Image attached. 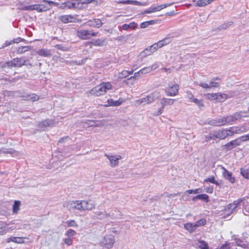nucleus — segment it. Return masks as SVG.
<instances>
[{
    "label": "nucleus",
    "instance_id": "nucleus-50",
    "mask_svg": "<svg viewBox=\"0 0 249 249\" xmlns=\"http://www.w3.org/2000/svg\"><path fill=\"white\" fill-rule=\"evenodd\" d=\"M211 140H214L213 132L210 133L208 135L205 136V141L208 142Z\"/></svg>",
    "mask_w": 249,
    "mask_h": 249
},
{
    "label": "nucleus",
    "instance_id": "nucleus-38",
    "mask_svg": "<svg viewBox=\"0 0 249 249\" xmlns=\"http://www.w3.org/2000/svg\"><path fill=\"white\" fill-rule=\"evenodd\" d=\"M51 124V121L47 119L45 120L40 122L39 124V125L40 127H46L49 126Z\"/></svg>",
    "mask_w": 249,
    "mask_h": 249
},
{
    "label": "nucleus",
    "instance_id": "nucleus-12",
    "mask_svg": "<svg viewBox=\"0 0 249 249\" xmlns=\"http://www.w3.org/2000/svg\"><path fill=\"white\" fill-rule=\"evenodd\" d=\"M239 141V138L235 139V140L227 143L224 145V146L227 150H231L234 147L240 145V142Z\"/></svg>",
    "mask_w": 249,
    "mask_h": 249
},
{
    "label": "nucleus",
    "instance_id": "nucleus-33",
    "mask_svg": "<svg viewBox=\"0 0 249 249\" xmlns=\"http://www.w3.org/2000/svg\"><path fill=\"white\" fill-rule=\"evenodd\" d=\"M205 182H210L214 184H215L217 186H219L220 183L215 180V177L214 176H212L210 178H208L204 180Z\"/></svg>",
    "mask_w": 249,
    "mask_h": 249
},
{
    "label": "nucleus",
    "instance_id": "nucleus-64",
    "mask_svg": "<svg viewBox=\"0 0 249 249\" xmlns=\"http://www.w3.org/2000/svg\"><path fill=\"white\" fill-rule=\"evenodd\" d=\"M128 25L129 26V28H131L132 29H135L137 27V24L134 22H132L130 23Z\"/></svg>",
    "mask_w": 249,
    "mask_h": 249
},
{
    "label": "nucleus",
    "instance_id": "nucleus-45",
    "mask_svg": "<svg viewBox=\"0 0 249 249\" xmlns=\"http://www.w3.org/2000/svg\"><path fill=\"white\" fill-rule=\"evenodd\" d=\"M241 202L243 203V204H244L243 198H240L235 201H234L232 203V205H234L233 209H235L236 208H237Z\"/></svg>",
    "mask_w": 249,
    "mask_h": 249
},
{
    "label": "nucleus",
    "instance_id": "nucleus-39",
    "mask_svg": "<svg viewBox=\"0 0 249 249\" xmlns=\"http://www.w3.org/2000/svg\"><path fill=\"white\" fill-rule=\"evenodd\" d=\"M234 130L235 134H240L246 131V128L244 127L235 126L234 127Z\"/></svg>",
    "mask_w": 249,
    "mask_h": 249
},
{
    "label": "nucleus",
    "instance_id": "nucleus-19",
    "mask_svg": "<svg viewBox=\"0 0 249 249\" xmlns=\"http://www.w3.org/2000/svg\"><path fill=\"white\" fill-rule=\"evenodd\" d=\"M214 0H198L196 4L197 7H204L211 3Z\"/></svg>",
    "mask_w": 249,
    "mask_h": 249
},
{
    "label": "nucleus",
    "instance_id": "nucleus-16",
    "mask_svg": "<svg viewBox=\"0 0 249 249\" xmlns=\"http://www.w3.org/2000/svg\"><path fill=\"white\" fill-rule=\"evenodd\" d=\"M87 23L88 26L91 27L98 28L100 27L103 23L100 19H93L92 20H89Z\"/></svg>",
    "mask_w": 249,
    "mask_h": 249
},
{
    "label": "nucleus",
    "instance_id": "nucleus-1",
    "mask_svg": "<svg viewBox=\"0 0 249 249\" xmlns=\"http://www.w3.org/2000/svg\"><path fill=\"white\" fill-rule=\"evenodd\" d=\"M112 86L109 82H103L91 89L89 93L91 95L100 96L105 94L107 90H111Z\"/></svg>",
    "mask_w": 249,
    "mask_h": 249
},
{
    "label": "nucleus",
    "instance_id": "nucleus-40",
    "mask_svg": "<svg viewBox=\"0 0 249 249\" xmlns=\"http://www.w3.org/2000/svg\"><path fill=\"white\" fill-rule=\"evenodd\" d=\"M198 247L201 249H209L208 244L204 241H198Z\"/></svg>",
    "mask_w": 249,
    "mask_h": 249
},
{
    "label": "nucleus",
    "instance_id": "nucleus-26",
    "mask_svg": "<svg viewBox=\"0 0 249 249\" xmlns=\"http://www.w3.org/2000/svg\"><path fill=\"white\" fill-rule=\"evenodd\" d=\"M171 42L169 37H165L164 39L159 41L158 42L160 48L169 44Z\"/></svg>",
    "mask_w": 249,
    "mask_h": 249
},
{
    "label": "nucleus",
    "instance_id": "nucleus-29",
    "mask_svg": "<svg viewBox=\"0 0 249 249\" xmlns=\"http://www.w3.org/2000/svg\"><path fill=\"white\" fill-rule=\"evenodd\" d=\"M30 49L29 46H20L17 49V53L18 54H22L28 51Z\"/></svg>",
    "mask_w": 249,
    "mask_h": 249
},
{
    "label": "nucleus",
    "instance_id": "nucleus-24",
    "mask_svg": "<svg viewBox=\"0 0 249 249\" xmlns=\"http://www.w3.org/2000/svg\"><path fill=\"white\" fill-rule=\"evenodd\" d=\"M21 205V202L19 200H15L13 205V213L17 214L20 209V206Z\"/></svg>",
    "mask_w": 249,
    "mask_h": 249
},
{
    "label": "nucleus",
    "instance_id": "nucleus-35",
    "mask_svg": "<svg viewBox=\"0 0 249 249\" xmlns=\"http://www.w3.org/2000/svg\"><path fill=\"white\" fill-rule=\"evenodd\" d=\"M36 4H33L29 6H26L22 7L21 9L22 10H27V11H33L36 10L37 12L38 9H37V7Z\"/></svg>",
    "mask_w": 249,
    "mask_h": 249
},
{
    "label": "nucleus",
    "instance_id": "nucleus-9",
    "mask_svg": "<svg viewBox=\"0 0 249 249\" xmlns=\"http://www.w3.org/2000/svg\"><path fill=\"white\" fill-rule=\"evenodd\" d=\"M101 243L102 246L107 249H110L114 243V236L112 235H107L105 236Z\"/></svg>",
    "mask_w": 249,
    "mask_h": 249
},
{
    "label": "nucleus",
    "instance_id": "nucleus-25",
    "mask_svg": "<svg viewBox=\"0 0 249 249\" xmlns=\"http://www.w3.org/2000/svg\"><path fill=\"white\" fill-rule=\"evenodd\" d=\"M7 224L5 222L0 221V235L6 233Z\"/></svg>",
    "mask_w": 249,
    "mask_h": 249
},
{
    "label": "nucleus",
    "instance_id": "nucleus-14",
    "mask_svg": "<svg viewBox=\"0 0 249 249\" xmlns=\"http://www.w3.org/2000/svg\"><path fill=\"white\" fill-rule=\"evenodd\" d=\"M106 156L109 160L110 165L112 167H115L117 166L118 164V160L122 158L121 156L120 155L109 156L106 155Z\"/></svg>",
    "mask_w": 249,
    "mask_h": 249
},
{
    "label": "nucleus",
    "instance_id": "nucleus-6",
    "mask_svg": "<svg viewBox=\"0 0 249 249\" xmlns=\"http://www.w3.org/2000/svg\"><path fill=\"white\" fill-rule=\"evenodd\" d=\"M179 85L177 84H169L165 89V92L169 96H175L178 94Z\"/></svg>",
    "mask_w": 249,
    "mask_h": 249
},
{
    "label": "nucleus",
    "instance_id": "nucleus-36",
    "mask_svg": "<svg viewBox=\"0 0 249 249\" xmlns=\"http://www.w3.org/2000/svg\"><path fill=\"white\" fill-rule=\"evenodd\" d=\"M243 208L245 211L249 213V200L248 197H243Z\"/></svg>",
    "mask_w": 249,
    "mask_h": 249
},
{
    "label": "nucleus",
    "instance_id": "nucleus-43",
    "mask_svg": "<svg viewBox=\"0 0 249 249\" xmlns=\"http://www.w3.org/2000/svg\"><path fill=\"white\" fill-rule=\"evenodd\" d=\"M76 234V232L72 229H69L65 233V235L68 237L71 238Z\"/></svg>",
    "mask_w": 249,
    "mask_h": 249
},
{
    "label": "nucleus",
    "instance_id": "nucleus-27",
    "mask_svg": "<svg viewBox=\"0 0 249 249\" xmlns=\"http://www.w3.org/2000/svg\"><path fill=\"white\" fill-rule=\"evenodd\" d=\"M134 70H132L131 71H123L121 72L119 74V77L120 78H124L128 77L129 75L132 74L133 73Z\"/></svg>",
    "mask_w": 249,
    "mask_h": 249
},
{
    "label": "nucleus",
    "instance_id": "nucleus-63",
    "mask_svg": "<svg viewBox=\"0 0 249 249\" xmlns=\"http://www.w3.org/2000/svg\"><path fill=\"white\" fill-rule=\"evenodd\" d=\"M205 191L207 193L212 194L213 191V186H209L205 189Z\"/></svg>",
    "mask_w": 249,
    "mask_h": 249
},
{
    "label": "nucleus",
    "instance_id": "nucleus-32",
    "mask_svg": "<svg viewBox=\"0 0 249 249\" xmlns=\"http://www.w3.org/2000/svg\"><path fill=\"white\" fill-rule=\"evenodd\" d=\"M205 96L207 97V99L211 101H213L215 102L217 101V96L216 93H207L205 94Z\"/></svg>",
    "mask_w": 249,
    "mask_h": 249
},
{
    "label": "nucleus",
    "instance_id": "nucleus-62",
    "mask_svg": "<svg viewBox=\"0 0 249 249\" xmlns=\"http://www.w3.org/2000/svg\"><path fill=\"white\" fill-rule=\"evenodd\" d=\"M24 41V39L21 38V37H18L17 38H15L14 39V40L13 41H12V43H19L20 42H22Z\"/></svg>",
    "mask_w": 249,
    "mask_h": 249
},
{
    "label": "nucleus",
    "instance_id": "nucleus-34",
    "mask_svg": "<svg viewBox=\"0 0 249 249\" xmlns=\"http://www.w3.org/2000/svg\"><path fill=\"white\" fill-rule=\"evenodd\" d=\"M217 122L218 124V125H224L229 124L227 116H224L218 119Z\"/></svg>",
    "mask_w": 249,
    "mask_h": 249
},
{
    "label": "nucleus",
    "instance_id": "nucleus-20",
    "mask_svg": "<svg viewBox=\"0 0 249 249\" xmlns=\"http://www.w3.org/2000/svg\"><path fill=\"white\" fill-rule=\"evenodd\" d=\"M184 228L190 233L193 232L196 229L195 224L191 223H185L184 224Z\"/></svg>",
    "mask_w": 249,
    "mask_h": 249
},
{
    "label": "nucleus",
    "instance_id": "nucleus-8",
    "mask_svg": "<svg viewBox=\"0 0 249 249\" xmlns=\"http://www.w3.org/2000/svg\"><path fill=\"white\" fill-rule=\"evenodd\" d=\"M155 100V96L153 93L146 96L144 98H142L135 101V104L139 106L141 104L146 105L152 103Z\"/></svg>",
    "mask_w": 249,
    "mask_h": 249
},
{
    "label": "nucleus",
    "instance_id": "nucleus-41",
    "mask_svg": "<svg viewBox=\"0 0 249 249\" xmlns=\"http://www.w3.org/2000/svg\"><path fill=\"white\" fill-rule=\"evenodd\" d=\"M66 223L67 225V226L69 227H77L78 225L76 222L74 220H70L66 221Z\"/></svg>",
    "mask_w": 249,
    "mask_h": 249
},
{
    "label": "nucleus",
    "instance_id": "nucleus-17",
    "mask_svg": "<svg viewBox=\"0 0 249 249\" xmlns=\"http://www.w3.org/2000/svg\"><path fill=\"white\" fill-rule=\"evenodd\" d=\"M223 176L230 182L233 183L235 182V178L233 177L232 176L231 173L228 171L225 168H224Z\"/></svg>",
    "mask_w": 249,
    "mask_h": 249
},
{
    "label": "nucleus",
    "instance_id": "nucleus-56",
    "mask_svg": "<svg viewBox=\"0 0 249 249\" xmlns=\"http://www.w3.org/2000/svg\"><path fill=\"white\" fill-rule=\"evenodd\" d=\"M239 140H241L242 142H245L247 141H249V134H246L243 136H241L239 138Z\"/></svg>",
    "mask_w": 249,
    "mask_h": 249
},
{
    "label": "nucleus",
    "instance_id": "nucleus-42",
    "mask_svg": "<svg viewBox=\"0 0 249 249\" xmlns=\"http://www.w3.org/2000/svg\"><path fill=\"white\" fill-rule=\"evenodd\" d=\"M241 175L246 178L249 179V170L241 169Z\"/></svg>",
    "mask_w": 249,
    "mask_h": 249
},
{
    "label": "nucleus",
    "instance_id": "nucleus-21",
    "mask_svg": "<svg viewBox=\"0 0 249 249\" xmlns=\"http://www.w3.org/2000/svg\"><path fill=\"white\" fill-rule=\"evenodd\" d=\"M196 199H201L204 200L206 202H208L209 201V196L205 194H200L198 195L193 198V200L195 201Z\"/></svg>",
    "mask_w": 249,
    "mask_h": 249
},
{
    "label": "nucleus",
    "instance_id": "nucleus-31",
    "mask_svg": "<svg viewBox=\"0 0 249 249\" xmlns=\"http://www.w3.org/2000/svg\"><path fill=\"white\" fill-rule=\"evenodd\" d=\"M74 2V9H82L84 5L80 0H73Z\"/></svg>",
    "mask_w": 249,
    "mask_h": 249
},
{
    "label": "nucleus",
    "instance_id": "nucleus-52",
    "mask_svg": "<svg viewBox=\"0 0 249 249\" xmlns=\"http://www.w3.org/2000/svg\"><path fill=\"white\" fill-rule=\"evenodd\" d=\"M107 104L103 105L104 107H111L114 106V100L113 99H109L107 101Z\"/></svg>",
    "mask_w": 249,
    "mask_h": 249
},
{
    "label": "nucleus",
    "instance_id": "nucleus-47",
    "mask_svg": "<svg viewBox=\"0 0 249 249\" xmlns=\"http://www.w3.org/2000/svg\"><path fill=\"white\" fill-rule=\"evenodd\" d=\"M160 48L158 42L155 43L151 46H149V49L152 50V52H156L158 49Z\"/></svg>",
    "mask_w": 249,
    "mask_h": 249
},
{
    "label": "nucleus",
    "instance_id": "nucleus-18",
    "mask_svg": "<svg viewBox=\"0 0 249 249\" xmlns=\"http://www.w3.org/2000/svg\"><path fill=\"white\" fill-rule=\"evenodd\" d=\"M106 39L102 38H97L93 40L91 43L94 46H103L106 45Z\"/></svg>",
    "mask_w": 249,
    "mask_h": 249
},
{
    "label": "nucleus",
    "instance_id": "nucleus-60",
    "mask_svg": "<svg viewBox=\"0 0 249 249\" xmlns=\"http://www.w3.org/2000/svg\"><path fill=\"white\" fill-rule=\"evenodd\" d=\"M219 249H231L230 244L228 243H225L221 246Z\"/></svg>",
    "mask_w": 249,
    "mask_h": 249
},
{
    "label": "nucleus",
    "instance_id": "nucleus-54",
    "mask_svg": "<svg viewBox=\"0 0 249 249\" xmlns=\"http://www.w3.org/2000/svg\"><path fill=\"white\" fill-rule=\"evenodd\" d=\"M64 242L67 246H71L72 244V240L70 237L64 239Z\"/></svg>",
    "mask_w": 249,
    "mask_h": 249
},
{
    "label": "nucleus",
    "instance_id": "nucleus-46",
    "mask_svg": "<svg viewBox=\"0 0 249 249\" xmlns=\"http://www.w3.org/2000/svg\"><path fill=\"white\" fill-rule=\"evenodd\" d=\"M149 47L144 50L142 53L143 54V56H146L149 55L153 53L154 52H152V50L149 49Z\"/></svg>",
    "mask_w": 249,
    "mask_h": 249
},
{
    "label": "nucleus",
    "instance_id": "nucleus-7",
    "mask_svg": "<svg viewBox=\"0 0 249 249\" xmlns=\"http://www.w3.org/2000/svg\"><path fill=\"white\" fill-rule=\"evenodd\" d=\"M175 101V99L170 98H163L160 100V104L162 107L160 108L158 111L155 113L156 115H159L161 114L164 110V107L166 106H170L173 105Z\"/></svg>",
    "mask_w": 249,
    "mask_h": 249
},
{
    "label": "nucleus",
    "instance_id": "nucleus-58",
    "mask_svg": "<svg viewBox=\"0 0 249 249\" xmlns=\"http://www.w3.org/2000/svg\"><path fill=\"white\" fill-rule=\"evenodd\" d=\"M144 70H145V69L143 68V69H142L140 70L139 71L135 72L134 73V76H131L130 77V79H132V78H136L138 75V74H140V73H142V74L144 73Z\"/></svg>",
    "mask_w": 249,
    "mask_h": 249
},
{
    "label": "nucleus",
    "instance_id": "nucleus-2",
    "mask_svg": "<svg viewBox=\"0 0 249 249\" xmlns=\"http://www.w3.org/2000/svg\"><path fill=\"white\" fill-rule=\"evenodd\" d=\"M98 33L88 29H81L76 32V36L81 40H89L93 37L96 36Z\"/></svg>",
    "mask_w": 249,
    "mask_h": 249
},
{
    "label": "nucleus",
    "instance_id": "nucleus-55",
    "mask_svg": "<svg viewBox=\"0 0 249 249\" xmlns=\"http://www.w3.org/2000/svg\"><path fill=\"white\" fill-rule=\"evenodd\" d=\"M226 130L228 131V137L232 136L235 134L234 127H230L229 129Z\"/></svg>",
    "mask_w": 249,
    "mask_h": 249
},
{
    "label": "nucleus",
    "instance_id": "nucleus-5",
    "mask_svg": "<svg viewBox=\"0 0 249 249\" xmlns=\"http://www.w3.org/2000/svg\"><path fill=\"white\" fill-rule=\"evenodd\" d=\"M42 1L45 2L46 4H36V7H37V9H38L37 10L38 12H45L50 10V8L49 6H51V5L55 6L59 5L58 3L51 0H42Z\"/></svg>",
    "mask_w": 249,
    "mask_h": 249
},
{
    "label": "nucleus",
    "instance_id": "nucleus-22",
    "mask_svg": "<svg viewBox=\"0 0 249 249\" xmlns=\"http://www.w3.org/2000/svg\"><path fill=\"white\" fill-rule=\"evenodd\" d=\"M37 54L41 56L48 57L51 56V53L49 50H47L44 49H41L38 51Z\"/></svg>",
    "mask_w": 249,
    "mask_h": 249
},
{
    "label": "nucleus",
    "instance_id": "nucleus-3",
    "mask_svg": "<svg viewBox=\"0 0 249 249\" xmlns=\"http://www.w3.org/2000/svg\"><path fill=\"white\" fill-rule=\"evenodd\" d=\"M73 203L76 204L73 207L75 209L81 211H90L94 208V205L90 200H76L73 202Z\"/></svg>",
    "mask_w": 249,
    "mask_h": 249
},
{
    "label": "nucleus",
    "instance_id": "nucleus-53",
    "mask_svg": "<svg viewBox=\"0 0 249 249\" xmlns=\"http://www.w3.org/2000/svg\"><path fill=\"white\" fill-rule=\"evenodd\" d=\"M124 100L122 98H120L118 100L114 101V106H119L123 102H124Z\"/></svg>",
    "mask_w": 249,
    "mask_h": 249
},
{
    "label": "nucleus",
    "instance_id": "nucleus-48",
    "mask_svg": "<svg viewBox=\"0 0 249 249\" xmlns=\"http://www.w3.org/2000/svg\"><path fill=\"white\" fill-rule=\"evenodd\" d=\"M186 98L188 99V100L190 102H192V100H193L195 97H194V95L190 91H186Z\"/></svg>",
    "mask_w": 249,
    "mask_h": 249
},
{
    "label": "nucleus",
    "instance_id": "nucleus-11",
    "mask_svg": "<svg viewBox=\"0 0 249 249\" xmlns=\"http://www.w3.org/2000/svg\"><path fill=\"white\" fill-rule=\"evenodd\" d=\"M59 20L64 23L75 22L76 18L71 15H62L59 18Z\"/></svg>",
    "mask_w": 249,
    "mask_h": 249
},
{
    "label": "nucleus",
    "instance_id": "nucleus-13",
    "mask_svg": "<svg viewBox=\"0 0 249 249\" xmlns=\"http://www.w3.org/2000/svg\"><path fill=\"white\" fill-rule=\"evenodd\" d=\"M168 6L167 4H161L155 7H151L145 10L143 13L150 14L157 11H160Z\"/></svg>",
    "mask_w": 249,
    "mask_h": 249
},
{
    "label": "nucleus",
    "instance_id": "nucleus-61",
    "mask_svg": "<svg viewBox=\"0 0 249 249\" xmlns=\"http://www.w3.org/2000/svg\"><path fill=\"white\" fill-rule=\"evenodd\" d=\"M227 116V119H228L229 124L235 121V120L234 119V116H233L232 114L230 115H228Z\"/></svg>",
    "mask_w": 249,
    "mask_h": 249
},
{
    "label": "nucleus",
    "instance_id": "nucleus-37",
    "mask_svg": "<svg viewBox=\"0 0 249 249\" xmlns=\"http://www.w3.org/2000/svg\"><path fill=\"white\" fill-rule=\"evenodd\" d=\"M207 221L205 218H202L197 221L195 225L196 226V228H197L199 227L204 226L206 224Z\"/></svg>",
    "mask_w": 249,
    "mask_h": 249
},
{
    "label": "nucleus",
    "instance_id": "nucleus-4",
    "mask_svg": "<svg viewBox=\"0 0 249 249\" xmlns=\"http://www.w3.org/2000/svg\"><path fill=\"white\" fill-rule=\"evenodd\" d=\"M27 65L26 60L22 57L14 58L11 61L5 63V66L9 68H20Z\"/></svg>",
    "mask_w": 249,
    "mask_h": 249
},
{
    "label": "nucleus",
    "instance_id": "nucleus-15",
    "mask_svg": "<svg viewBox=\"0 0 249 249\" xmlns=\"http://www.w3.org/2000/svg\"><path fill=\"white\" fill-rule=\"evenodd\" d=\"M24 239H28V238L27 237H10L7 238L6 241L7 243L13 242L18 244H23Z\"/></svg>",
    "mask_w": 249,
    "mask_h": 249
},
{
    "label": "nucleus",
    "instance_id": "nucleus-57",
    "mask_svg": "<svg viewBox=\"0 0 249 249\" xmlns=\"http://www.w3.org/2000/svg\"><path fill=\"white\" fill-rule=\"evenodd\" d=\"M219 87V83L218 82H214V80L210 82V87L217 88Z\"/></svg>",
    "mask_w": 249,
    "mask_h": 249
},
{
    "label": "nucleus",
    "instance_id": "nucleus-59",
    "mask_svg": "<svg viewBox=\"0 0 249 249\" xmlns=\"http://www.w3.org/2000/svg\"><path fill=\"white\" fill-rule=\"evenodd\" d=\"M137 2V1H133L131 0H122L120 2V3L122 4H134Z\"/></svg>",
    "mask_w": 249,
    "mask_h": 249
},
{
    "label": "nucleus",
    "instance_id": "nucleus-51",
    "mask_svg": "<svg viewBox=\"0 0 249 249\" xmlns=\"http://www.w3.org/2000/svg\"><path fill=\"white\" fill-rule=\"evenodd\" d=\"M201 192V190L200 188H197L195 190H188L187 191V193L188 194H193V193L196 194H197Z\"/></svg>",
    "mask_w": 249,
    "mask_h": 249
},
{
    "label": "nucleus",
    "instance_id": "nucleus-30",
    "mask_svg": "<svg viewBox=\"0 0 249 249\" xmlns=\"http://www.w3.org/2000/svg\"><path fill=\"white\" fill-rule=\"evenodd\" d=\"M26 100H31L32 102L37 101L39 99V96L35 93L28 94L26 96Z\"/></svg>",
    "mask_w": 249,
    "mask_h": 249
},
{
    "label": "nucleus",
    "instance_id": "nucleus-23",
    "mask_svg": "<svg viewBox=\"0 0 249 249\" xmlns=\"http://www.w3.org/2000/svg\"><path fill=\"white\" fill-rule=\"evenodd\" d=\"M216 102H223L228 98V95L225 93H216Z\"/></svg>",
    "mask_w": 249,
    "mask_h": 249
},
{
    "label": "nucleus",
    "instance_id": "nucleus-49",
    "mask_svg": "<svg viewBox=\"0 0 249 249\" xmlns=\"http://www.w3.org/2000/svg\"><path fill=\"white\" fill-rule=\"evenodd\" d=\"M232 115L234 116V118L235 120V121L243 117H246V116H243L242 115V112H235Z\"/></svg>",
    "mask_w": 249,
    "mask_h": 249
},
{
    "label": "nucleus",
    "instance_id": "nucleus-44",
    "mask_svg": "<svg viewBox=\"0 0 249 249\" xmlns=\"http://www.w3.org/2000/svg\"><path fill=\"white\" fill-rule=\"evenodd\" d=\"M191 102H193V103H195L199 107H204V104L203 103L202 100H198V99L195 98L194 99H193V100H192Z\"/></svg>",
    "mask_w": 249,
    "mask_h": 249
},
{
    "label": "nucleus",
    "instance_id": "nucleus-10",
    "mask_svg": "<svg viewBox=\"0 0 249 249\" xmlns=\"http://www.w3.org/2000/svg\"><path fill=\"white\" fill-rule=\"evenodd\" d=\"M214 140L216 139L224 140L228 137V131L225 129H222L213 132Z\"/></svg>",
    "mask_w": 249,
    "mask_h": 249
},
{
    "label": "nucleus",
    "instance_id": "nucleus-28",
    "mask_svg": "<svg viewBox=\"0 0 249 249\" xmlns=\"http://www.w3.org/2000/svg\"><path fill=\"white\" fill-rule=\"evenodd\" d=\"M62 8L74 9V2L73 0L72 1H66L62 3L61 6Z\"/></svg>",
    "mask_w": 249,
    "mask_h": 249
}]
</instances>
